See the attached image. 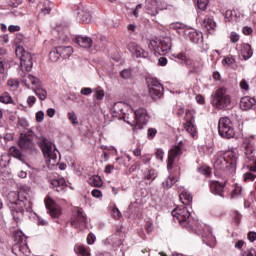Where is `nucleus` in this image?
Returning <instances> with one entry per match:
<instances>
[{"instance_id":"obj_1","label":"nucleus","mask_w":256,"mask_h":256,"mask_svg":"<svg viewBox=\"0 0 256 256\" xmlns=\"http://www.w3.org/2000/svg\"><path fill=\"white\" fill-rule=\"evenodd\" d=\"M17 197L18 200L11 203L10 209L16 223H19L21 218H23V215H25V211L30 212L32 209L33 203L31 202V188H20Z\"/></svg>"},{"instance_id":"obj_2","label":"nucleus","mask_w":256,"mask_h":256,"mask_svg":"<svg viewBox=\"0 0 256 256\" xmlns=\"http://www.w3.org/2000/svg\"><path fill=\"white\" fill-rule=\"evenodd\" d=\"M171 214L174 221L179 222L183 227L188 229L190 233H194L195 235H201V228L195 229V227H201L199 225V220L191 218V212H189L187 207H176L174 210H172Z\"/></svg>"},{"instance_id":"obj_3","label":"nucleus","mask_w":256,"mask_h":256,"mask_svg":"<svg viewBox=\"0 0 256 256\" xmlns=\"http://www.w3.org/2000/svg\"><path fill=\"white\" fill-rule=\"evenodd\" d=\"M237 159H239V155L235 152V150H228L224 153H218L215 156L214 167L217 170L228 169L233 172L235 171V167H237Z\"/></svg>"},{"instance_id":"obj_4","label":"nucleus","mask_w":256,"mask_h":256,"mask_svg":"<svg viewBox=\"0 0 256 256\" xmlns=\"http://www.w3.org/2000/svg\"><path fill=\"white\" fill-rule=\"evenodd\" d=\"M211 105L215 109H227L231 105V96L227 93L226 88H218L211 96Z\"/></svg>"},{"instance_id":"obj_5","label":"nucleus","mask_w":256,"mask_h":256,"mask_svg":"<svg viewBox=\"0 0 256 256\" xmlns=\"http://www.w3.org/2000/svg\"><path fill=\"white\" fill-rule=\"evenodd\" d=\"M15 243L12 246V253L16 256H30L31 250L27 245V238L21 231H17L14 234Z\"/></svg>"},{"instance_id":"obj_6","label":"nucleus","mask_w":256,"mask_h":256,"mask_svg":"<svg viewBox=\"0 0 256 256\" xmlns=\"http://www.w3.org/2000/svg\"><path fill=\"white\" fill-rule=\"evenodd\" d=\"M19 149L28 155H33L39 150L37 149V144L33 141V132L21 133L17 141Z\"/></svg>"},{"instance_id":"obj_7","label":"nucleus","mask_w":256,"mask_h":256,"mask_svg":"<svg viewBox=\"0 0 256 256\" xmlns=\"http://www.w3.org/2000/svg\"><path fill=\"white\" fill-rule=\"evenodd\" d=\"M16 55L20 57V70L22 73H29L33 69V56L31 53L25 51V48L16 47Z\"/></svg>"},{"instance_id":"obj_8","label":"nucleus","mask_w":256,"mask_h":256,"mask_svg":"<svg viewBox=\"0 0 256 256\" xmlns=\"http://www.w3.org/2000/svg\"><path fill=\"white\" fill-rule=\"evenodd\" d=\"M70 225L78 231H85L87 229V214H85L83 208H77L76 211H73Z\"/></svg>"},{"instance_id":"obj_9","label":"nucleus","mask_w":256,"mask_h":256,"mask_svg":"<svg viewBox=\"0 0 256 256\" xmlns=\"http://www.w3.org/2000/svg\"><path fill=\"white\" fill-rule=\"evenodd\" d=\"M218 133L224 139H233L235 137V128L229 117H222L218 122Z\"/></svg>"},{"instance_id":"obj_10","label":"nucleus","mask_w":256,"mask_h":256,"mask_svg":"<svg viewBox=\"0 0 256 256\" xmlns=\"http://www.w3.org/2000/svg\"><path fill=\"white\" fill-rule=\"evenodd\" d=\"M149 49L154 51L155 55H167L171 51V41L169 39L164 40H151L148 44Z\"/></svg>"},{"instance_id":"obj_11","label":"nucleus","mask_w":256,"mask_h":256,"mask_svg":"<svg viewBox=\"0 0 256 256\" xmlns=\"http://www.w3.org/2000/svg\"><path fill=\"white\" fill-rule=\"evenodd\" d=\"M38 145L46 159H49V161H56L57 160V149H55V146L51 141H49L45 137L39 138Z\"/></svg>"},{"instance_id":"obj_12","label":"nucleus","mask_w":256,"mask_h":256,"mask_svg":"<svg viewBox=\"0 0 256 256\" xmlns=\"http://www.w3.org/2000/svg\"><path fill=\"white\" fill-rule=\"evenodd\" d=\"M148 91L151 99H153V101H157V99H161V97L165 93V88L163 87V84H161V82L152 79L150 84L148 85Z\"/></svg>"},{"instance_id":"obj_13","label":"nucleus","mask_w":256,"mask_h":256,"mask_svg":"<svg viewBox=\"0 0 256 256\" xmlns=\"http://www.w3.org/2000/svg\"><path fill=\"white\" fill-rule=\"evenodd\" d=\"M45 207L48 210L50 217L53 219H59L61 217V206L57 204L50 196L44 199Z\"/></svg>"},{"instance_id":"obj_14","label":"nucleus","mask_w":256,"mask_h":256,"mask_svg":"<svg viewBox=\"0 0 256 256\" xmlns=\"http://www.w3.org/2000/svg\"><path fill=\"white\" fill-rule=\"evenodd\" d=\"M200 227H194V229H200L203 243L208 245V247H215L216 238L213 236V232L209 228H204L201 222H199Z\"/></svg>"},{"instance_id":"obj_15","label":"nucleus","mask_w":256,"mask_h":256,"mask_svg":"<svg viewBox=\"0 0 256 256\" xmlns=\"http://www.w3.org/2000/svg\"><path fill=\"white\" fill-rule=\"evenodd\" d=\"M136 112V129H143V125H147L149 123V113L145 108H138L135 110Z\"/></svg>"},{"instance_id":"obj_16","label":"nucleus","mask_w":256,"mask_h":256,"mask_svg":"<svg viewBox=\"0 0 256 256\" xmlns=\"http://www.w3.org/2000/svg\"><path fill=\"white\" fill-rule=\"evenodd\" d=\"M174 57L179 61H182V63L186 64L192 73H197V70L201 69L199 63L191 60V58H189L185 53H178L174 55Z\"/></svg>"},{"instance_id":"obj_17","label":"nucleus","mask_w":256,"mask_h":256,"mask_svg":"<svg viewBox=\"0 0 256 256\" xmlns=\"http://www.w3.org/2000/svg\"><path fill=\"white\" fill-rule=\"evenodd\" d=\"M181 155H183V148L180 145H176L169 150L167 163L168 171L173 169L175 159H177V157H181Z\"/></svg>"},{"instance_id":"obj_18","label":"nucleus","mask_w":256,"mask_h":256,"mask_svg":"<svg viewBox=\"0 0 256 256\" xmlns=\"http://www.w3.org/2000/svg\"><path fill=\"white\" fill-rule=\"evenodd\" d=\"M128 50L132 55H134V57H142V59H147L149 57V53L135 42H130L128 44Z\"/></svg>"},{"instance_id":"obj_19","label":"nucleus","mask_w":256,"mask_h":256,"mask_svg":"<svg viewBox=\"0 0 256 256\" xmlns=\"http://www.w3.org/2000/svg\"><path fill=\"white\" fill-rule=\"evenodd\" d=\"M22 77V83H24L27 89H34L36 87H40L39 78L31 75V74H20Z\"/></svg>"},{"instance_id":"obj_20","label":"nucleus","mask_w":256,"mask_h":256,"mask_svg":"<svg viewBox=\"0 0 256 256\" xmlns=\"http://www.w3.org/2000/svg\"><path fill=\"white\" fill-rule=\"evenodd\" d=\"M129 109V106L124 102H115L111 108V113L113 117H118V119H122L123 113H125Z\"/></svg>"},{"instance_id":"obj_21","label":"nucleus","mask_w":256,"mask_h":256,"mask_svg":"<svg viewBox=\"0 0 256 256\" xmlns=\"http://www.w3.org/2000/svg\"><path fill=\"white\" fill-rule=\"evenodd\" d=\"M122 119L125 121V123H128V125L134 127V129L137 128L136 112L133 110V108L128 106L126 112L123 113Z\"/></svg>"},{"instance_id":"obj_22","label":"nucleus","mask_w":256,"mask_h":256,"mask_svg":"<svg viewBox=\"0 0 256 256\" xmlns=\"http://www.w3.org/2000/svg\"><path fill=\"white\" fill-rule=\"evenodd\" d=\"M184 35L191 41V43L197 44L200 41H203V33L194 29H186Z\"/></svg>"},{"instance_id":"obj_23","label":"nucleus","mask_w":256,"mask_h":256,"mask_svg":"<svg viewBox=\"0 0 256 256\" xmlns=\"http://www.w3.org/2000/svg\"><path fill=\"white\" fill-rule=\"evenodd\" d=\"M255 105H256L255 98L245 96V97H242L240 100V109H242V111H249V109H253Z\"/></svg>"},{"instance_id":"obj_24","label":"nucleus","mask_w":256,"mask_h":256,"mask_svg":"<svg viewBox=\"0 0 256 256\" xmlns=\"http://www.w3.org/2000/svg\"><path fill=\"white\" fill-rule=\"evenodd\" d=\"M225 189V184L220 183L219 181H211L210 182V190L213 195H218L219 197H223Z\"/></svg>"},{"instance_id":"obj_25","label":"nucleus","mask_w":256,"mask_h":256,"mask_svg":"<svg viewBox=\"0 0 256 256\" xmlns=\"http://www.w3.org/2000/svg\"><path fill=\"white\" fill-rule=\"evenodd\" d=\"M52 187L58 192L61 193V191H65L67 189V181H65V178H56L51 181Z\"/></svg>"},{"instance_id":"obj_26","label":"nucleus","mask_w":256,"mask_h":256,"mask_svg":"<svg viewBox=\"0 0 256 256\" xmlns=\"http://www.w3.org/2000/svg\"><path fill=\"white\" fill-rule=\"evenodd\" d=\"M74 43L79 45V47H82L83 49H89L91 45H93V40L89 37L85 36H77L74 39Z\"/></svg>"},{"instance_id":"obj_27","label":"nucleus","mask_w":256,"mask_h":256,"mask_svg":"<svg viewBox=\"0 0 256 256\" xmlns=\"http://www.w3.org/2000/svg\"><path fill=\"white\" fill-rule=\"evenodd\" d=\"M202 26L211 33V31H215V29H217V22H215L213 16H205L202 21Z\"/></svg>"},{"instance_id":"obj_28","label":"nucleus","mask_w":256,"mask_h":256,"mask_svg":"<svg viewBox=\"0 0 256 256\" xmlns=\"http://www.w3.org/2000/svg\"><path fill=\"white\" fill-rule=\"evenodd\" d=\"M179 199L182 205H185L186 207L191 205V203H193V195H191V193H189L187 190H183L179 194Z\"/></svg>"},{"instance_id":"obj_29","label":"nucleus","mask_w":256,"mask_h":256,"mask_svg":"<svg viewBox=\"0 0 256 256\" xmlns=\"http://www.w3.org/2000/svg\"><path fill=\"white\" fill-rule=\"evenodd\" d=\"M143 181H147L148 183H151L157 179V172H155V169L148 168L143 172Z\"/></svg>"},{"instance_id":"obj_30","label":"nucleus","mask_w":256,"mask_h":256,"mask_svg":"<svg viewBox=\"0 0 256 256\" xmlns=\"http://www.w3.org/2000/svg\"><path fill=\"white\" fill-rule=\"evenodd\" d=\"M22 150H20L19 148L15 147V146H11L9 149V155H11V157H14L15 159H18V161H25V155H23V152H21Z\"/></svg>"},{"instance_id":"obj_31","label":"nucleus","mask_w":256,"mask_h":256,"mask_svg":"<svg viewBox=\"0 0 256 256\" xmlns=\"http://www.w3.org/2000/svg\"><path fill=\"white\" fill-rule=\"evenodd\" d=\"M75 253L77 255L81 256H90L91 255V249L89 247L83 245V244H77L74 248Z\"/></svg>"},{"instance_id":"obj_32","label":"nucleus","mask_w":256,"mask_h":256,"mask_svg":"<svg viewBox=\"0 0 256 256\" xmlns=\"http://www.w3.org/2000/svg\"><path fill=\"white\" fill-rule=\"evenodd\" d=\"M58 51L60 53V57L63 59H69V57L73 55V47L71 46H60L58 47Z\"/></svg>"},{"instance_id":"obj_33","label":"nucleus","mask_w":256,"mask_h":256,"mask_svg":"<svg viewBox=\"0 0 256 256\" xmlns=\"http://www.w3.org/2000/svg\"><path fill=\"white\" fill-rule=\"evenodd\" d=\"M241 55L245 61H247V59H251V57H253V49L251 48V45L243 44L241 49Z\"/></svg>"},{"instance_id":"obj_34","label":"nucleus","mask_w":256,"mask_h":256,"mask_svg":"<svg viewBox=\"0 0 256 256\" xmlns=\"http://www.w3.org/2000/svg\"><path fill=\"white\" fill-rule=\"evenodd\" d=\"M0 103H3L4 105H16L15 100H13V97L9 92H3L0 95Z\"/></svg>"},{"instance_id":"obj_35","label":"nucleus","mask_w":256,"mask_h":256,"mask_svg":"<svg viewBox=\"0 0 256 256\" xmlns=\"http://www.w3.org/2000/svg\"><path fill=\"white\" fill-rule=\"evenodd\" d=\"M185 129L191 135V137H195L197 135V128H195L193 120L186 122Z\"/></svg>"},{"instance_id":"obj_36","label":"nucleus","mask_w":256,"mask_h":256,"mask_svg":"<svg viewBox=\"0 0 256 256\" xmlns=\"http://www.w3.org/2000/svg\"><path fill=\"white\" fill-rule=\"evenodd\" d=\"M19 79L17 78H10L7 81V87L9 89V91H17V89H19Z\"/></svg>"},{"instance_id":"obj_37","label":"nucleus","mask_w":256,"mask_h":256,"mask_svg":"<svg viewBox=\"0 0 256 256\" xmlns=\"http://www.w3.org/2000/svg\"><path fill=\"white\" fill-rule=\"evenodd\" d=\"M170 29H174L178 32L179 35H185V31H187V28L184 26V24L175 22L170 25Z\"/></svg>"},{"instance_id":"obj_38","label":"nucleus","mask_w":256,"mask_h":256,"mask_svg":"<svg viewBox=\"0 0 256 256\" xmlns=\"http://www.w3.org/2000/svg\"><path fill=\"white\" fill-rule=\"evenodd\" d=\"M225 17L226 19H228V21H234L235 23H237V21H239L240 15L235 10H227L225 13Z\"/></svg>"},{"instance_id":"obj_39","label":"nucleus","mask_w":256,"mask_h":256,"mask_svg":"<svg viewBox=\"0 0 256 256\" xmlns=\"http://www.w3.org/2000/svg\"><path fill=\"white\" fill-rule=\"evenodd\" d=\"M35 95L40 99V101H45L47 99V90L43 88L36 87L33 89Z\"/></svg>"},{"instance_id":"obj_40","label":"nucleus","mask_w":256,"mask_h":256,"mask_svg":"<svg viewBox=\"0 0 256 256\" xmlns=\"http://www.w3.org/2000/svg\"><path fill=\"white\" fill-rule=\"evenodd\" d=\"M241 195H243V187L239 184H235L231 193L232 199H237V197H241Z\"/></svg>"},{"instance_id":"obj_41","label":"nucleus","mask_w":256,"mask_h":256,"mask_svg":"<svg viewBox=\"0 0 256 256\" xmlns=\"http://www.w3.org/2000/svg\"><path fill=\"white\" fill-rule=\"evenodd\" d=\"M78 19L81 23H90L91 22V14L89 12H78Z\"/></svg>"},{"instance_id":"obj_42","label":"nucleus","mask_w":256,"mask_h":256,"mask_svg":"<svg viewBox=\"0 0 256 256\" xmlns=\"http://www.w3.org/2000/svg\"><path fill=\"white\" fill-rule=\"evenodd\" d=\"M61 57V53L59 52V48H54L50 53H49V58L50 61L53 63H57L59 61V58Z\"/></svg>"},{"instance_id":"obj_43","label":"nucleus","mask_w":256,"mask_h":256,"mask_svg":"<svg viewBox=\"0 0 256 256\" xmlns=\"http://www.w3.org/2000/svg\"><path fill=\"white\" fill-rule=\"evenodd\" d=\"M176 183L177 180L173 176H168L162 183V185L163 187H165V189H171V187H173V185H175Z\"/></svg>"},{"instance_id":"obj_44","label":"nucleus","mask_w":256,"mask_h":256,"mask_svg":"<svg viewBox=\"0 0 256 256\" xmlns=\"http://www.w3.org/2000/svg\"><path fill=\"white\" fill-rule=\"evenodd\" d=\"M37 8L39 9L40 13H43V15H49V13H51V7L45 6L43 2H39Z\"/></svg>"},{"instance_id":"obj_45","label":"nucleus","mask_w":256,"mask_h":256,"mask_svg":"<svg viewBox=\"0 0 256 256\" xmlns=\"http://www.w3.org/2000/svg\"><path fill=\"white\" fill-rule=\"evenodd\" d=\"M209 5V0H198L197 6L200 11H205Z\"/></svg>"},{"instance_id":"obj_46","label":"nucleus","mask_w":256,"mask_h":256,"mask_svg":"<svg viewBox=\"0 0 256 256\" xmlns=\"http://www.w3.org/2000/svg\"><path fill=\"white\" fill-rule=\"evenodd\" d=\"M198 173H200L201 175H206L209 176L211 175V168L208 166H201L197 169Z\"/></svg>"},{"instance_id":"obj_47","label":"nucleus","mask_w":256,"mask_h":256,"mask_svg":"<svg viewBox=\"0 0 256 256\" xmlns=\"http://www.w3.org/2000/svg\"><path fill=\"white\" fill-rule=\"evenodd\" d=\"M245 155H246L247 159H249L250 161H253V159H254L253 147L246 146V148H245Z\"/></svg>"},{"instance_id":"obj_48","label":"nucleus","mask_w":256,"mask_h":256,"mask_svg":"<svg viewBox=\"0 0 256 256\" xmlns=\"http://www.w3.org/2000/svg\"><path fill=\"white\" fill-rule=\"evenodd\" d=\"M223 62L226 63L228 67H235V58H233V56L226 57Z\"/></svg>"},{"instance_id":"obj_49","label":"nucleus","mask_w":256,"mask_h":256,"mask_svg":"<svg viewBox=\"0 0 256 256\" xmlns=\"http://www.w3.org/2000/svg\"><path fill=\"white\" fill-rule=\"evenodd\" d=\"M68 119L71 122L72 125H77V123H79L77 121V114H75V112H69L68 113Z\"/></svg>"},{"instance_id":"obj_50","label":"nucleus","mask_w":256,"mask_h":256,"mask_svg":"<svg viewBox=\"0 0 256 256\" xmlns=\"http://www.w3.org/2000/svg\"><path fill=\"white\" fill-rule=\"evenodd\" d=\"M240 89H242V91H249V81L247 79L240 81Z\"/></svg>"},{"instance_id":"obj_51","label":"nucleus","mask_w":256,"mask_h":256,"mask_svg":"<svg viewBox=\"0 0 256 256\" xmlns=\"http://www.w3.org/2000/svg\"><path fill=\"white\" fill-rule=\"evenodd\" d=\"M111 213L114 219H121V211H119L118 207L114 206Z\"/></svg>"},{"instance_id":"obj_52","label":"nucleus","mask_w":256,"mask_h":256,"mask_svg":"<svg viewBox=\"0 0 256 256\" xmlns=\"http://www.w3.org/2000/svg\"><path fill=\"white\" fill-rule=\"evenodd\" d=\"M155 135H157V129L155 128H149L147 132L148 139H155Z\"/></svg>"},{"instance_id":"obj_53","label":"nucleus","mask_w":256,"mask_h":256,"mask_svg":"<svg viewBox=\"0 0 256 256\" xmlns=\"http://www.w3.org/2000/svg\"><path fill=\"white\" fill-rule=\"evenodd\" d=\"M256 179V175L251 173V172H248V173H245L244 174V181L247 182V181H255Z\"/></svg>"},{"instance_id":"obj_54","label":"nucleus","mask_w":256,"mask_h":256,"mask_svg":"<svg viewBox=\"0 0 256 256\" xmlns=\"http://www.w3.org/2000/svg\"><path fill=\"white\" fill-rule=\"evenodd\" d=\"M44 119H45V113L43 111H38L36 113V121H37V123H43Z\"/></svg>"},{"instance_id":"obj_55","label":"nucleus","mask_w":256,"mask_h":256,"mask_svg":"<svg viewBox=\"0 0 256 256\" xmlns=\"http://www.w3.org/2000/svg\"><path fill=\"white\" fill-rule=\"evenodd\" d=\"M87 181L91 185V187H97V175L89 177Z\"/></svg>"},{"instance_id":"obj_56","label":"nucleus","mask_w":256,"mask_h":256,"mask_svg":"<svg viewBox=\"0 0 256 256\" xmlns=\"http://www.w3.org/2000/svg\"><path fill=\"white\" fill-rule=\"evenodd\" d=\"M131 75H132V73H131V70H129V69H125L121 72V77L123 79H131Z\"/></svg>"},{"instance_id":"obj_57","label":"nucleus","mask_w":256,"mask_h":256,"mask_svg":"<svg viewBox=\"0 0 256 256\" xmlns=\"http://www.w3.org/2000/svg\"><path fill=\"white\" fill-rule=\"evenodd\" d=\"M35 103H37V98H35V96H28V98H27L28 107H33V105H35Z\"/></svg>"},{"instance_id":"obj_58","label":"nucleus","mask_w":256,"mask_h":256,"mask_svg":"<svg viewBox=\"0 0 256 256\" xmlns=\"http://www.w3.org/2000/svg\"><path fill=\"white\" fill-rule=\"evenodd\" d=\"M95 239H96V237L93 233L88 234L87 239H86L87 244L93 245L95 243Z\"/></svg>"},{"instance_id":"obj_59","label":"nucleus","mask_w":256,"mask_h":256,"mask_svg":"<svg viewBox=\"0 0 256 256\" xmlns=\"http://www.w3.org/2000/svg\"><path fill=\"white\" fill-rule=\"evenodd\" d=\"M7 68H5V60L0 57V75H4Z\"/></svg>"},{"instance_id":"obj_60","label":"nucleus","mask_w":256,"mask_h":256,"mask_svg":"<svg viewBox=\"0 0 256 256\" xmlns=\"http://www.w3.org/2000/svg\"><path fill=\"white\" fill-rule=\"evenodd\" d=\"M81 95H91V93H93V89L89 88V87H84L81 89L80 91Z\"/></svg>"},{"instance_id":"obj_61","label":"nucleus","mask_w":256,"mask_h":256,"mask_svg":"<svg viewBox=\"0 0 256 256\" xmlns=\"http://www.w3.org/2000/svg\"><path fill=\"white\" fill-rule=\"evenodd\" d=\"M230 41L232 43H237V41H239V34H237L236 32H231Z\"/></svg>"},{"instance_id":"obj_62","label":"nucleus","mask_w":256,"mask_h":256,"mask_svg":"<svg viewBox=\"0 0 256 256\" xmlns=\"http://www.w3.org/2000/svg\"><path fill=\"white\" fill-rule=\"evenodd\" d=\"M163 155H165V153L163 152V150L158 149L156 151V159H158L159 161H163Z\"/></svg>"},{"instance_id":"obj_63","label":"nucleus","mask_w":256,"mask_h":256,"mask_svg":"<svg viewBox=\"0 0 256 256\" xmlns=\"http://www.w3.org/2000/svg\"><path fill=\"white\" fill-rule=\"evenodd\" d=\"M248 240L253 243L256 241V232H249L248 233Z\"/></svg>"},{"instance_id":"obj_64","label":"nucleus","mask_w":256,"mask_h":256,"mask_svg":"<svg viewBox=\"0 0 256 256\" xmlns=\"http://www.w3.org/2000/svg\"><path fill=\"white\" fill-rule=\"evenodd\" d=\"M243 256H256V250L251 248L250 250L244 252Z\"/></svg>"}]
</instances>
